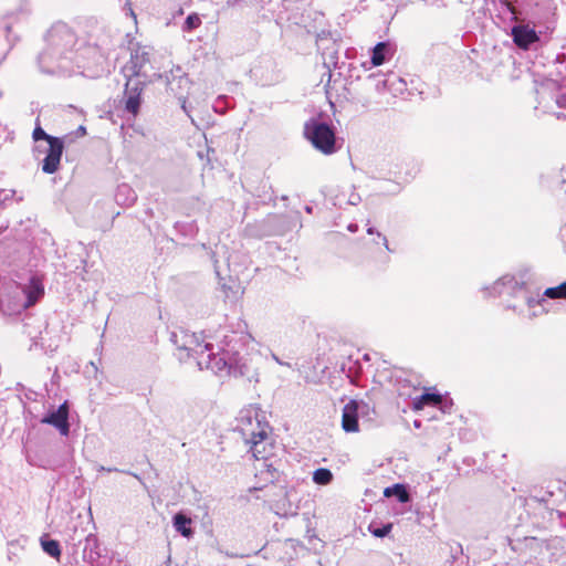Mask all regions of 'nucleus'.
I'll list each match as a JSON object with an SVG mask.
<instances>
[{
    "label": "nucleus",
    "mask_w": 566,
    "mask_h": 566,
    "mask_svg": "<svg viewBox=\"0 0 566 566\" xmlns=\"http://www.w3.org/2000/svg\"><path fill=\"white\" fill-rule=\"evenodd\" d=\"M250 336H239L232 332L224 335L219 345H213L201 334L179 331L171 333V340L179 350V359L193 357L199 369H210L214 375L244 377L249 381H259L253 359L241 355L238 345L243 346Z\"/></svg>",
    "instance_id": "obj_1"
},
{
    "label": "nucleus",
    "mask_w": 566,
    "mask_h": 566,
    "mask_svg": "<svg viewBox=\"0 0 566 566\" xmlns=\"http://www.w3.org/2000/svg\"><path fill=\"white\" fill-rule=\"evenodd\" d=\"M77 42L74 31L64 22L51 27L45 36V46L39 54L38 63L43 73L71 75L83 67L74 52Z\"/></svg>",
    "instance_id": "obj_2"
},
{
    "label": "nucleus",
    "mask_w": 566,
    "mask_h": 566,
    "mask_svg": "<svg viewBox=\"0 0 566 566\" xmlns=\"http://www.w3.org/2000/svg\"><path fill=\"white\" fill-rule=\"evenodd\" d=\"M234 431H237L244 443L250 447L249 451L253 457L264 451V447L273 448L270 433V426L264 420L259 408L249 406L240 410Z\"/></svg>",
    "instance_id": "obj_3"
},
{
    "label": "nucleus",
    "mask_w": 566,
    "mask_h": 566,
    "mask_svg": "<svg viewBox=\"0 0 566 566\" xmlns=\"http://www.w3.org/2000/svg\"><path fill=\"white\" fill-rule=\"evenodd\" d=\"M528 281L530 277L526 273L517 275L505 274L491 286L483 287V292L485 296L510 295L520 297L530 311L535 308V304L541 303V300L534 297V292L531 290Z\"/></svg>",
    "instance_id": "obj_4"
},
{
    "label": "nucleus",
    "mask_w": 566,
    "mask_h": 566,
    "mask_svg": "<svg viewBox=\"0 0 566 566\" xmlns=\"http://www.w3.org/2000/svg\"><path fill=\"white\" fill-rule=\"evenodd\" d=\"M304 136L313 147L324 155L338 150L335 128L318 118H310L304 125Z\"/></svg>",
    "instance_id": "obj_5"
},
{
    "label": "nucleus",
    "mask_w": 566,
    "mask_h": 566,
    "mask_svg": "<svg viewBox=\"0 0 566 566\" xmlns=\"http://www.w3.org/2000/svg\"><path fill=\"white\" fill-rule=\"evenodd\" d=\"M374 408L363 400H349L343 408L342 428L345 432L359 431V419L371 420Z\"/></svg>",
    "instance_id": "obj_6"
},
{
    "label": "nucleus",
    "mask_w": 566,
    "mask_h": 566,
    "mask_svg": "<svg viewBox=\"0 0 566 566\" xmlns=\"http://www.w3.org/2000/svg\"><path fill=\"white\" fill-rule=\"evenodd\" d=\"M63 149L64 144L61 138H51L46 144L35 145L34 153L45 155L42 163L43 172L51 175L57 171Z\"/></svg>",
    "instance_id": "obj_7"
},
{
    "label": "nucleus",
    "mask_w": 566,
    "mask_h": 566,
    "mask_svg": "<svg viewBox=\"0 0 566 566\" xmlns=\"http://www.w3.org/2000/svg\"><path fill=\"white\" fill-rule=\"evenodd\" d=\"M254 458L258 461V465L255 467L256 478L263 481L264 484L274 483L279 480L282 470V462L269 452L268 447H264V451L259 453V457Z\"/></svg>",
    "instance_id": "obj_8"
},
{
    "label": "nucleus",
    "mask_w": 566,
    "mask_h": 566,
    "mask_svg": "<svg viewBox=\"0 0 566 566\" xmlns=\"http://www.w3.org/2000/svg\"><path fill=\"white\" fill-rule=\"evenodd\" d=\"M150 62V52L146 46H138L130 54L129 62L123 67L126 78L146 76L145 66Z\"/></svg>",
    "instance_id": "obj_9"
},
{
    "label": "nucleus",
    "mask_w": 566,
    "mask_h": 566,
    "mask_svg": "<svg viewBox=\"0 0 566 566\" xmlns=\"http://www.w3.org/2000/svg\"><path fill=\"white\" fill-rule=\"evenodd\" d=\"M144 86L145 83L140 78L129 77L126 81L124 91V107L127 113L134 116H136L139 112Z\"/></svg>",
    "instance_id": "obj_10"
},
{
    "label": "nucleus",
    "mask_w": 566,
    "mask_h": 566,
    "mask_svg": "<svg viewBox=\"0 0 566 566\" xmlns=\"http://www.w3.org/2000/svg\"><path fill=\"white\" fill-rule=\"evenodd\" d=\"M70 406L67 401H64L59 406L56 410L48 412L42 419V423L51 424L59 430L62 436L70 433V421H69Z\"/></svg>",
    "instance_id": "obj_11"
},
{
    "label": "nucleus",
    "mask_w": 566,
    "mask_h": 566,
    "mask_svg": "<svg viewBox=\"0 0 566 566\" xmlns=\"http://www.w3.org/2000/svg\"><path fill=\"white\" fill-rule=\"evenodd\" d=\"M511 35L515 45L522 50H528L532 44L539 41L535 29L522 22L512 27Z\"/></svg>",
    "instance_id": "obj_12"
},
{
    "label": "nucleus",
    "mask_w": 566,
    "mask_h": 566,
    "mask_svg": "<svg viewBox=\"0 0 566 566\" xmlns=\"http://www.w3.org/2000/svg\"><path fill=\"white\" fill-rule=\"evenodd\" d=\"M167 88L179 99L187 98L191 82L180 67L166 75Z\"/></svg>",
    "instance_id": "obj_13"
},
{
    "label": "nucleus",
    "mask_w": 566,
    "mask_h": 566,
    "mask_svg": "<svg viewBox=\"0 0 566 566\" xmlns=\"http://www.w3.org/2000/svg\"><path fill=\"white\" fill-rule=\"evenodd\" d=\"M534 297L536 300H541V303H536L535 308L530 310V313H527V316L530 318L536 317L546 312V308L544 307L546 297L552 300L566 298V281L559 284L558 286L546 289L543 292V294H541L539 291H537L536 293H534Z\"/></svg>",
    "instance_id": "obj_14"
},
{
    "label": "nucleus",
    "mask_w": 566,
    "mask_h": 566,
    "mask_svg": "<svg viewBox=\"0 0 566 566\" xmlns=\"http://www.w3.org/2000/svg\"><path fill=\"white\" fill-rule=\"evenodd\" d=\"M450 405L443 397L438 392H423L422 395L413 398L412 400V409L421 410L426 406L439 407L443 412L450 408Z\"/></svg>",
    "instance_id": "obj_15"
},
{
    "label": "nucleus",
    "mask_w": 566,
    "mask_h": 566,
    "mask_svg": "<svg viewBox=\"0 0 566 566\" xmlns=\"http://www.w3.org/2000/svg\"><path fill=\"white\" fill-rule=\"evenodd\" d=\"M23 293L25 302L23 306L29 308L33 306L44 294L43 284L35 277H32L28 285L24 286Z\"/></svg>",
    "instance_id": "obj_16"
},
{
    "label": "nucleus",
    "mask_w": 566,
    "mask_h": 566,
    "mask_svg": "<svg viewBox=\"0 0 566 566\" xmlns=\"http://www.w3.org/2000/svg\"><path fill=\"white\" fill-rule=\"evenodd\" d=\"M190 524L191 518L182 512L176 513L172 517V525L175 530L186 538H190L193 535Z\"/></svg>",
    "instance_id": "obj_17"
},
{
    "label": "nucleus",
    "mask_w": 566,
    "mask_h": 566,
    "mask_svg": "<svg viewBox=\"0 0 566 566\" xmlns=\"http://www.w3.org/2000/svg\"><path fill=\"white\" fill-rule=\"evenodd\" d=\"M390 55V44L388 42H379L373 49L370 63L373 66H379L384 64Z\"/></svg>",
    "instance_id": "obj_18"
},
{
    "label": "nucleus",
    "mask_w": 566,
    "mask_h": 566,
    "mask_svg": "<svg viewBox=\"0 0 566 566\" xmlns=\"http://www.w3.org/2000/svg\"><path fill=\"white\" fill-rule=\"evenodd\" d=\"M115 199L116 202L119 205L132 206L137 200V195L132 187H129L126 184H123L118 186Z\"/></svg>",
    "instance_id": "obj_19"
},
{
    "label": "nucleus",
    "mask_w": 566,
    "mask_h": 566,
    "mask_svg": "<svg viewBox=\"0 0 566 566\" xmlns=\"http://www.w3.org/2000/svg\"><path fill=\"white\" fill-rule=\"evenodd\" d=\"M386 497L395 496L400 503H407L410 501V495L403 484H395L388 486L384 491Z\"/></svg>",
    "instance_id": "obj_20"
},
{
    "label": "nucleus",
    "mask_w": 566,
    "mask_h": 566,
    "mask_svg": "<svg viewBox=\"0 0 566 566\" xmlns=\"http://www.w3.org/2000/svg\"><path fill=\"white\" fill-rule=\"evenodd\" d=\"M41 547L49 556L59 559L61 556L60 543L55 539L41 537Z\"/></svg>",
    "instance_id": "obj_21"
},
{
    "label": "nucleus",
    "mask_w": 566,
    "mask_h": 566,
    "mask_svg": "<svg viewBox=\"0 0 566 566\" xmlns=\"http://www.w3.org/2000/svg\"><path fill=\"white\" fill-rule=\"evenodd\" d=\"M333 481V473L329 469L319 468L313 472V482L318 485H327Z\"/></svg>",
    "instance_id": "obj_22"
},
{
    "label": "nucleus",
    "mask_w": 566,
    "mask_h": 566,
    "mask_svg": "<svg viewBox=\"0 0 566 566\" xmlns=\"http://www.w3.org/2000/svg\"><path fill=\"white\" fill-rule=\"evenodd\" d=\"M391 528H392V524L391 523L381 524V525H376V524L371 523L368 526L369 532L375 537H379V538H382V537L387 536L390 533Z\"/></svg>",
    "instance_id": "obj_23"
},
{
    "label": "nucleus",
    "mask_w": 566,
    "mask_h": 566,
    "mask_svg": "<svg viewBox=\"0 0 566 566\" xmlns=\"http://www.w3.org/2000/svg\"><path fill=\"white\" fill-rule=\"evenodd\" d=\"M200 24H201L200 15L198 13H190L184 22L182 31L191 32V31L196 30L197 28H199Z\"/></svg>",
    "instance_id": "obj_24"
},
{
    "label": "nucleus",
    "mask_w": 566,
    "mask_h": 566,
    "mask_svg": "<svg viewBox=\"0 0 566 566\" xmlns=\"http://www.w3.org/2000/svg\"><path fill=\"white\" fill-rule=\"evenodd\" d=\"M390 77H395L394 74H387V75H375V74H371L369 75V80L374 81L375 82V88L377 91H385V90H388V82L390 80Z\"/></svg>",
    "instance_id": "obj_25"
},
{
    "label": "nucleus",
    "mask_w": 566,
    "mask_h": 566,
    "mask_svg": "<svg viewBox=\"0 0 566 566\" xmlns=\"http://www.w3.org/2000/svg\"><path fill=\"white\" fill-rule=\"evenodd\" d=\"M32 137L35 142V144H41L40 142L43 140L46 143L51 142V138H56L55 136H51L48 133L44 132V129L40 126H36L33 130Z\"/></svg>",
    "instance_id": "obj_26"
},
{
    "label": "nucleus",
    "mask_w": 566,
    "mask_h": 566,
    "mask_svg": "<svg viewBox=\"0 0 566 566\" xmlns=\"http://www.w3.org/2000/svg\"><path fill=\"white\" fill-rule=\"evenodd\" d=\"M367 233H368V234H377V237H378V238H380V239L382 240V243H384L385 248H386L388 251H390L387 238H386L385 235H382L380 232H378L374 227H369V228L367 229Z\"/></svg>",
    "instance_id": "obj_27"
},
{
    "label": "nucleus",
    "mask_w": 566,
    "mask_h": 566,
    "mask_svg": "<svg viewBox=\"0 0 566 566\" xmlns=\"http://www.w3.org/2000/svg\"><path fill=\"white\" fill-rule=\"evenodd\" d=\"M2 193V197L0 198L1 202L3 205L7 203V201L11 200L13 198V196L15 195V191L14 190H3L1 191Z\"/></svg>",
    "instance_id": "obj_28"
},
{
    "label": "nucleus",
    "mask_w": 566,
    "mask_h": 566,
    "mask_svg": "<svg viewBox=\"0 0 566 566\" xmlns=\"http://www.w3.org/2000/svg\"><path fill=\"white\" fill-rule=\"evenodd\" d=\"M360 202V196L358 193L353 192L348 198V203L356 206Z\"/></svg>",
    "instance_id": "obj_29"
},
{
    "label": "nucleus",
    "mask_w": 566,
    "mask_h": 566,
    "mask_svg": "<svg viewBox=\"0 0 566 566\" xmlns=\"http://www.w3.org/2000/svg\"><path fill=\"white\" fill-rule=\"evenodd\" d=\"M507 308H511V310L517 312L520 315H524V310L518 308V306L516 304H509Z\"/></svg>",
    "instance_id": "obj_30"
},
{
    "label": "nucleus",
    "mask_w": 566,
    "mask_h": 566,
    "mask_svg": "<svg viewBox=\"0 0 566 566\" xmlns=\"http://www.w3.org/2000/svg\"><path fill=\"white\" fill-rule=\"evenodd\" d=\"M179 102L181 103V108H182V111H184L187 115H189V112H190V111H189V107H188V105H187V98H184V101H179Z\"/></svg>",
    "instance_id": "obj_31"
},
{
    "label": "nucleus",
    "mask_w": 566,
    "mask_h": 566,
    "mask_svg": "<svg viewBox=\"0 0 566 566\" xmlns=\"http://www.w3.org/2000/svg\"><path fill=\"white\" fill-rule=\"evenodd\" d=\"M101 471H106V472H118L119 470L116 469V468H105V467H101Z\"/></svg>",
    "instance_id": "obj_32"
},
{
    "label": "nucleus",
    "mask_w": 566,
    "mask_h": 566,
    "mask_svg": "<svg viewBox=\"0 0 566 566\" xmlns=\"http://www.w3.org/2000/svg\"><path fill=\"white\" fill-rule=\"evenodd\" d=\"M348 230H349L350 232H356V231L358 230V226H357L356 223H350V224L348 226Z\"/></svg>",
    "instance_id": "obj_33"
},
{
    "label": "nucleus",
    "mask_w": 566,
    "mask_h": 566,
    "mask_svg": "<svg viewBox=\"0 0 566 566\" xmlns=\"http://www.w3.org/2000/svg\"><path fill=\"white\" fill-rule=\"evenodd\" d=\"M560 178H562V184H563V185H564V184H566V170H564V169H563V170L560 171Z\"/></svg>",
    "instance_id": "obj_34"
},
{
    "label": "nucleus",
    "mask_w": 566,
    "mask_h": 566,
    "mask_svg": "<svg viewBox=\"0 0 566 566\" xmlns=\"http://www.w3.org/2000/svg\"><path fill=\"white\" fill-rule=\"evenodd\" d=\"M124 472H125V473H127V474H130V475H133L134 478H136L137 480L142 481V479L139 478V475H138V474L133 473V472H129V471H124Z\"/></svg>",
    "instance_id": "obj_35"
},
{
    "label": "nucleus",
    "mask_w": 566,
    "mask_h": 566,
    "mask_svg": "<svg viewBox=\"0 0 566 566\" xmlns=\"http://www.w3.org/2000/svg\"><path fill=\"white\" fill-rule=\"evenodd\" d=\"M272 357H273V359H274L277 364H280V365H282V364H283V363L279 359V357H277L276 355H274V354H273V355H272Z\"/></svg>",
    "instance_id": "obj_36"
},
{
    "label": "nucleus",
    "mask_w": 566,
    "mask_h": 566,
    "mask_svg": "<svg viewBox=\"0 0 566 566\" xmlns=\"http://www.w3.org/2000/svg\"><path fill=\"white\" fill-rule=\"evenodd\" d=\"M91 541H95V537L93 535H88L86 537V542L90 543Z\"/></svg>",
    "instance_id": "obj_37"
},
{
    "label": "nucleus",
    "mask_w": 566,
    "mask_h": 566,
    "mask_svg": "<svg viewBox=\"0 0 566 566\" xmlns=\"http://www.w3.org/2000/svg\"><path fill=\"white\" fill-rule=\"evenodd\" d=\"M562 235L565 237L566 235V226L562 229Z\"/></svg>",
    "instance_id": "obj_38"
},
{
    "label": "nucleus",
    "mask_w": 566,
    "mask_h": 566,
    "mask_svg": "<svg viewBox=\"0 0 566 566\" xmlns=\"http://www.w3.org/2000/svg\"><path fill=\"white\" fill-rule=\"evenodd\" d=\"M305 210H306V212L311 213V212H312V207L307 206V207L305 208Z\"/></svg>",
    "instance_id": "obj_39"
},
{
    "label": "nucleus",
    "mask_w": 566,
    "mask_h": 566,
    "mask_svg": "<svg viewBox=\"0 0 566 566\" xmlns=\"http://www.w3.org/2000/svg\"><path fill=\"white\" fill-rule=\"evenodd\" d=\"M80 133H85V127L81 126L80 127Z\"/></svg>",
    "instance_id": "obj_40"
},
{
    "label": "nucleus",
    "mask_w": 566,
    "mask_h": 566,
    "mask_svg": "<svg viewBox=\"0 0 566 566\" xmlns=\"http://www.w3.org/2000/svg\"><path fill=\"white\" fill-rule=\"evenodd\" d=\"M80 133H85V127L81 126L80 127Z\"/></svg>",
    "instance_id": "obj_41"
}]
</instances>
